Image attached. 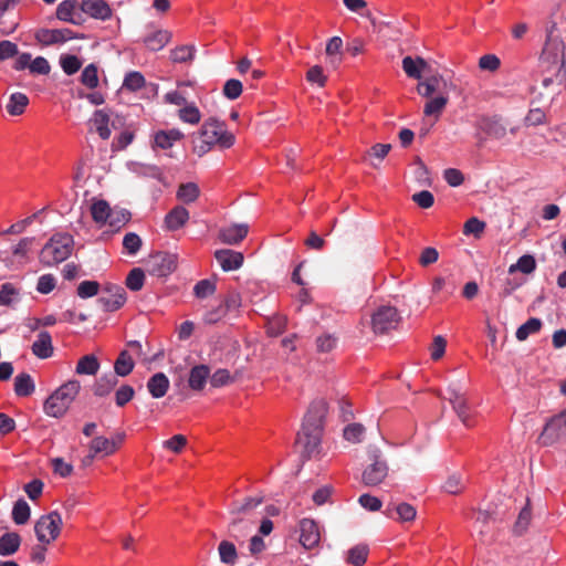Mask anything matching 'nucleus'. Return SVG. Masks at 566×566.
Returning a JSON list of instances; mask_svg holds the SVG:
<instances>
[{"instance_id":"1","label":"nucleus","mask_w":566,"mask_h":566,"mask_svg":"<svg viewBox=\"0 0 566 566\" xmlns=\"http://www.w3.org/2000/svg\"><path fill=\"white\" fill-rule=\"evenodd\" d=\"M234 143L235 135L228 129L226 123L214 117H209L193 137L192 151L202 157L213 148L220 150L229 149Z\"/></svg>"},{"instance_id":"2","label":"nucleus","mask_w":566,"mask_h":566,"mask_svg":"<svg viewBox=\"0 0 566 566\" xmlns=\"http://www.w3.org/2000/svg\"><path fill=\"white\" fill-rule=\"evenodd\" d=\"M542 65L546 76L542 85L547 88L555 81L562 82L560 75L565 66V44L562 39L553 38L552 31L547 34V41L542 54Z\"/></svg>"},{"instance_id":"3","label":"nucleus","mask_w":566,"mask_h":566,"mask_svg":"<svg viewBox=\"0 0 566 566\" xmlns=\"http://www.w3.org/2000/svg\"><path fill=\"white\" fill-rule=\"evenodd\" d=\"M81 388V382L76 379L62 384L44 401V412L53 418H62L78 396Z\"/></svg>"},{"instance_id":"4","label":"nucleus","mask_w":566,"mask_h":566,"mask_svg":"<svg viewBox=\"0 0 566 566\" xmlns=\"http://www.w3.org/2000/svg\"><path fill=\"white\" fill-rule=\"evenodd\" d=\"M327 409V402L324 399L312 401L305 413L302 430L297 433V442H302L305 438V444L316 446Z\"/></svg>"},{"instance_id":"5","label":"nucleus","mask_w":566,"mask_h":566,"mask_svg":"<svg viewBox=\"0 0 566 566\" xmlns=\"http://www.w3.org/2000/svg\"><path fill=\"white\" fill-rule=\"evenodd\" d=\"M72 247L73 238L70 234H55L41 250L40 261L48 266L63 262L71 255Z\"/></svg>"},{"instance_id":"6","label":"nucleus","mask_w":566,"mask_h":566,"mask_svg":"<svg viewBox=\"0 0 566 566\" xmlns=\"http://www.w3.org/2000/svg\"><path fill=\"white\" fill-rule=\"evenodd\" d=\"M63 526L62 516L57 512L42 515L34 524V532L41 544L50 545L57 539Z\"/></svg>"},{"instance_id":"7","label":"nucleus","mask_w":566,"mask_h":566,"mask_svg":"<svg viewBox=\"0 0 566 566\" xmlns=\"http://www.w3.org/2000/svg\"><path fill=\"white\" fill-rule=\"evenodd\" d=\"M400 316L392 306H380L371 315V327L376 334H386L398 327Z\"/></svg>"},{"instance_id":"8","label":"nucleus","mask_w":566,"mask_h":566,"mask_svg":"<svg viewBox=\"0 0 566 566\" xmlns=\"http://www.w3.org/2000/svg\"><path fill=\"white\" fill-rule=\"evenodd\" d=\"M178 258L172 253H157L149 259L148 272L153 276L165 277L176 271Z\"/></svg>"},{"instance_id":"9","label":"nucleus","mask_w":566,"mask_h":566,"mask_svg":"<svg viewBox=\"0 0 566 566\" xmlns=\"http://www.w3.org/2000/svg\"><path fill=\"white\" fill-rule=\"evenodd\" d=\"M117 451L116 440H111L104 436L94 437L88 443V454L83 459V463L88 465L96 457H108Z\"/></svg>"},{"instance_id":"10","label":"nucleus","mask_w":566,"mask_h":566,"mask_svg":"<svg viewBox=\"0 0 566 566\" xmlns=\"http://www.w3.org/2000/svg\"><path fill=\"white\" fill-rule=\"evenodd\" d=\"M35 40L44 46L62 44L75 38L70 29H39L34 34Z\"/></svg>"},{"instance_id":"11","label":"nucleus","mask_w":566,"mask_h":566,"mask_svg":"<svg viewBox=\"0 0 566 566\" xmlns=\"http://www.w3.org/2000/svg\"><path fill=\"white\" fill-rule=\"evenodd\" d=\"M458 418L465 427H472L471 416L472 411L469 407L464 395L454 388L448 390V398Z\"/></svg>"},{"instance_id":"12","label":"nucleus","mask_w":566,"mask_h":566,"mask_svg":"<svg viewBox=\"0 0 566 566\" xmlns=\"http://www.w3.org/2000/svg\"><path fill=\"white\" fill-rule=\"evenodd\" d=\"M321 542V531L314 520L303 518L300 522V543L306 549L318 546Z\"/></svg>"},{"instance_id":"13","label":"nucleus","mask_w":566,"mask_h":566,"mask_svg":"<svg viewBox=\"0 0 566 566\" xmlns=\"http://www.w3.org/2000/svg\"><path fill=\"white\" fill-rule=\"evenodd\" d=\"M566 416V410L552 417L539 436V440L544 446H552L557 442L563 436V419Z\"/></svg>"},{"instance_id":"14","label":"nucleus","mask_w":566,"mask_h":566,"mask_svg":"<svg viewBox=\"0 0 566 566\" xmlns=\"http://www.w3.org/2000/svg\"><path fill=\"white\" fill-rule=\"evenodd\" d=\"M81 10L90 17L98 20H108L113 15V10L104 0H81Z\"/></svg>"},{"instance_id":"15","label":"nucleus","mask_w":566,"mask_h":566,"mask_svg":"<svg viewBox=\"0 0 566 566\" xmlns=\"http://www.w3.org/2000/svg\"><path fill=\"white\" fill-rule=\"evenodd\" d=\"M452 84L438 72L433 71L427 62V98L438 93H450Z\"/></svg>"},{"instance_id":"16","label":"nucleus","mask_w":566,"mask_h":566,"mask_svg":"<svg viewBox=\"0 0 566 566\" xmlns=\"http://www.w3.org/2000/svg\"><path fill=\"white\" fill-rule=\"evenodd\" d=\"M448 103L449 93H438L427 98V123L432 118L430 127L439 120Z\"/></svg>"},{"instance_id":"17","label":"nucleus","mask_w":566,"mask_h":566,"mask_svg":"<svg viewBox=\"0 0 566 566\" xmlns=\"http://www.w3.org/2000/svg\"><path fill=\"white\" fill-rule=\"evenodd\" d=\"M388 473V467L385 461L376 459L369 467H367L363 473V482L366 485H378L380 484Z\"/></svg>"},{"instance_id":"18","label":"nucleus","mask_w":566,"mask_h":566,"mask_svg":"<svg viewBox=\"0 0 566 566\" xmlns=\"http://www.w3.org/2000/svg\"><path fill=\"white\" fill-rule=\"evenodd\" d=\"M248 224L234 223L220 229L219 239L226 244H238L248 235Z\"/></svg>"},{"instance_id":"19","label":"nucleus","mask_w":566,"mask_h":566,"mask_svg":"<svg viewBox=\"0 0 566 566\" xmlns=\"http://www.w3.org/2000/svg\"><path fill=\"white\" fill-rule=\"evenodd\" d=\"M109 120V114L105 109L95 111L88 122L90 129L95 130L102 139H108L112 134Z\"/></svg>"},{"instance_id":"20","label":"nucleus","mask_w":566,"mask_h":566,"mask_svg":"<svg viewBox=\"0 0 566 566\" xmlns=\"http://www.w3.org/2000/svg\"><path fill=\"white\" fill-rule=\"evenodd\" d=\"M172 34L170 31L156 29L143 39V43L148 50L156 52L164 49L170 42Z\"/></svg>"},{"instance_id":"21","label":"nucleus","mask_w":566,"mask_h":566,"mask_svg":"<svg viewBox=\"0 0 566 566\" xmlns=\"http://www.w3.org/2000/svg\"><path fill=\"white\" fill-rule=\"evenodd\" d=\"M126 302L125 291L116 286L114 291H109L107 294L102 295L98 298V304L106 312H114L120 308Z\"/></svg>"},{"instance_id":"22","label":"nucleus","mask_w":566,"mask_h":566,"mask_svg":"<svg viewBox=\"0 0 566 566\" xmlns=\"http://www.w3.org/2000/svg\"><path fill=\"white\" fill-rule=\"evenodd\" d=\"M217 261L224 271H232L239 269L243 263V255L233 250H218L214 253Z\"/></svg>"},{"instance_id":"23","label":"nucleus","mask_w":566,"mask_h":566,"mask_svg":"<svg viewBox=\"0 0 566 566\" xmlns=\"http://www.w3.org/2000/svg\"><path fill=\"white\" fill-rule=\"evenodd\" d=\"M480 129L489 137L501 139L506 135V125L501 117H484L480 120Z\"/></svg>"},{"instance_id":"24","label":"nucleus","mask_w":566,"mask_h":566,"mask_svg":"<svg viewBox=\"0 0 566 566\" xmlns=\"http://www.w3.org/2000/svg\"><path fill=\"white\" fill-rule=\"evenodd\" d=\"M56 18L72 24L81 23V14L77 11L76 0H64L56 8Z\"/></svg>"},{"instance_id":"25","label":"nucleus","mask_w":566,"mask_h":566,"mask_svg":"<svg viewBox=\"0 0 566 566\" xmlns=\"http://www.w3.org/2000/svg\"><path fill=\"white\" fill-rule=\"evenodd\" d=\"M184 138V133L178 128H171L168 130H158L154 134V147L161 149H169L176 142Z\"/></svg>"},{"instance_id":"26","label":"nucleus","mask_w":566,"mask_h":566,"mask_svg":"<svg viewBox=\"0 0 566 566\" xmlns=\"http://www.w3.org/2000/svg\"><path fill=\"white\" fill-rule=\"evenodd\" d=\"M32 353L41 359L49 358L53 355L52 337L49 332H41L36 340L32 344Z\"/></svg>"},{"instance_id":"27","label":"nucleus","mask_w":566,"mask_h":566,"mask_svg":"<svg viewBox=\"0 0 566 566\" xmlns=\"http://www.w3.org/2000/svg\"><path fill=\"white\" fill-rule=\"evenodd\" d=\"M20 0H0V32L3 35H9L18 28L17 21H9L6 19V12L14 8Z\"/></svg>"},{"instance_id":"28","label":"nucleus","mask_w":566,"mask_h":566,"mask_svg":"<svg viewBox=\"0 0 566 566\" xmlns=\"http://www.w3.org/2000/svg\"><path fill=\"white\" fill-rule=\"evenodd\" d=\"M210 378V369L206 365H198L191 368L189 374V387L193 390L200 391Z\"/></svg>"},{"instance_id":"29","label":"nucleus","mask_w":566,"mask_h":566,"mask_svg":"<svg viewBox=\"0 0 566 566\" xmlns=\"http://www.w3.org/2000/svg\"><path fill=\"white\" fill-rule=\"evenodd\" d=\"M188 219V210L181 206H177L166 216L165 224L168 230H177L185 226Z\"/></svg>"},{"instance_id":"30","label":"nucleus","mask_w":566,"mask_h":566,"mask_svg":"<svg viewBox=\"0 0 566 566\" xmlns=\"http://www.w3.org/2000/svg\"><path fill=\"white\" fill-rule=\"evenodd\" d=\"M118 384L116 375L109 373L102 375L93 386V392L97 397H105L112 392V390Z\"/></svg>"},{"instance_id":"31","label":"nucleus","mask_w":566,"mask_h":566,"mask_svg":"<svg viewBox=\"0 0 566 566\" xmlns=\"http://www.w3.org/2000/svg\"><path fill=\"white\" fill-rule=\"evenodd\" d=\"M90 210L94 222H96L101 228L105 227L108 213L112 210L108 202L102 199H93Z\"/></svg>"},{"instance_id":"32","label":"nucleus","mask_w":566,"mask_h":566,"mask_svg":"<svg viewBox=\"0 0 566 566\" xmlns=\"http://www.w3.org/2000/svg\"><path fill=\"white\" fill-rule=\"evenodd\" d=\"M147 388L154 398H161L169 388V380L165 374L157 373L148 380Z\"/></svg>"},{"instance_id":"33","label":"nucleus","mask_w":566,"mask_h":566,"mask_svg":"<svg viewBox=\"0 0 566 566\" xmlns=\"http://www.w3.org/2000/svg\"><path fill=\"white\" fill-rule=\"evenodd\" d=\"M35 390L33 378L27 374H18L14 378V392L18 397H29Z\"/></svg>"},{"instance_id":"34","label":"nucleus","mask_w":566,"mask_h":566,"mask_svg":"<svg viewBox=\"0 0 566 566\" xmlns=\"http://www.w3.org/2000/svg\"><path fill=\"white\" fill-rule=\"evenodd\" d=\"M21 544V537L18 533H6L0 537V555L9 556L14 554Z\"/></svg>"},{"instance_id":"35","label":"nucleus","mask_w":566,"mask_h":566,"mask_svg":"<svg viewBox=\"0 0 566 566\" xmlns=\"http://www.w3.org/2000/svg\"><path fill=\"white\" fill-rule=\"evenodd\" d=\"M28 105L29 97L23 93L17 92L10 95L7 112L11 116H20L24 113Z\"/></svg>"},{"instance_id":"36","label":"nucleus","mask_w":566,"mask_h":566,"mask_svg":"<svg viewBox=\"0 0 566 566\" xmlns=\"http://www.w3.org/2000/svg\"><path fill=\"white\" fill-rule=\"evenodd\" d=\"M134 366L135 363L130 354L127 350H123L115 360L114 375H116V377H126L133 371Z\"/></svg>"},{"instance_id":"37","label":"nucleus","mask_w":566,"mask_h":566,"mask_svg":"<svg viewBox=\"0 0 566 566\" xmlns=\"http://www.w3.org/2000/svg\"><path fill=\"white\" fill-rule=\"evenodd\" d=\"M99 369V361L94 355L81 357L76 364L75 373L77 375L94 376Z\"/></svg>"},{"instance_id":"38","label":"nucleus","mask_w":566,"mask_h":566,"mask_svg":"<svg viewBox=\"0 0 566 566\" xmlns=\"http://www.w3.org/2000/svg\"><path fill=\"white\" fill-rule=\"evenodd\" d=\"M536 270V260L531 254H524L518 258L517 262L509 266V273L522 272L523 274H531Z\"/></svg>"},{"instance_id":"39","label":"nucleus","mask_w":566,"mask_h":566,"mask_svg":"<svg viewBox=\"0 0 566 566\" xmlns=\"http://www.w3.org/2000/svg\"><path fill=\"white\" fill-rule=\"evenodd\" d=\"M396 512L400 522H410L416 518L417 511L413 506L408 503H400L394 507H387L386 514L389 517H394L392 512Z\"/></svg>"},{"instance_id":"40","label":"nucleus","mask_w":566,"mask_h":566,"mask_svg":"<svg viewBox=\"0 0 566 566\" xmlns=\"http://www.w3.org/2000/svg\"><path fill=\"white\" fill-rule=\"evenodd\" d=\"M402 69L409 77L420 80L424 70V62L420 57L415 60L411 56H406L402 60Z\"/></svg>"},{"instance_id":"41","label":"nucleus","mask_w":566,"mask_h":566,"mask_svg":"<svg viewBox=\"0 0 566 566\" xmlns=\"http://www.w3.org/2000/svg\"><path fill=\"white\" fill-rule=\"evenodd\" d=\"M541 328H542V321L537 317H531L517 328L515 336L520 342H523L531 334L538 333L541 331Z\"/></svg>"},{"instance_id":"42","label":"nucleus","mask_w":566,"mask_h":566,"mask_svg":"<svg viewBox=\"0 0 566 566\" xmlns=\"http://www.w3.org/2000/svg\"><path fill=\"white\" fill-rule=\"evenodd\" d=\"M31 516L29 504L24 500H18L12 509V520L18 525L27 524Z\"/></svg>"},{"instance_id":"43","label":"nucleus","mask_w":566,"mask_h":566,"mask_svg":"<svg viewBox=\"0 0 566 566\" xmlns=\"http://www.w3.org/2000/svg\"><path fill=\"white\" fill-rule=\"evenodd\" d=\"M199 187L193 182L182 184L177 190V198L184 203H191L199 197Z\"/></svg>"},{"instance_id":"44","label":"nucleus","mask_w":566,"mask_h":566,"mask_svg":"<svg viewBox=\"0 0 566 566\" xmlns=\"http://www.w3.org/2000/svg\"><path fill=\"white\" fill-rule=\"evenodd\" d=\"M369 549L365 544H358L348 551L347 562L354 566H363L366 563Z\"/></svg>"},{"instance_id":"45","label":"nucleus","mask_w":566,"mask_h":566,"mask_svg":"<svg viewBox=\"0 0 566 566\" xmlns=\"http://www.w3.org/2000/svg\"><path fill=\"white\" fill-rule=\"evenodd\" d=\"M178 117L184 123L197 125L201 119V113L199 108L193 104H187L178 111Z\"/></svg>"},{"instance_id":"46","label":"nucleus","mask_w":566,"mask_h":566,"mask_svg":"<svg viewBox=\"0 0 566 566\" xmlns=\"http://www.w3.org/2000/svg\"><path fill=\"white\" fill-rule=\"evenodd\" d=\"M81 83L87 88L94 90L99 84L98 69L95 64H88L81 74Z\"/></svg>"},{"instance_id":"47","label":"nucleus","mask_w":566,"mask_h":566,"mask_svg":"<svg viewBox=\"0 0 566 566\" xmlns=\"http://www.w3.org/2000/svg\"><path fill=\"white\" fill-rule=\"evenodd\" d=\"M220 559L224 564L233 565L238 558L237 548L233 543L222 541L218 547Z\"/></svg>"},{"instance_id":"48","label":"nucleus","mask_w":566,"mask_h":566,"mask_svg":"<svg viewBox=\"0 0 566 566\" xmlns=\"http://www.w3.org/2000/svg\"><path fill=\"white\" fill-rule=\"evenodd\" d=\"M146 84L145 77L140 72H129L126 74L124 82H123V88L136 92L140 88H143Z\"/></svg>"},{"instance_id":"49","label":"nucleus","mask_w":566,"mask_h":566,"mask_svg":"<svg viewBox=\"0 0 566 566\" xmlns=\"http://www.w3.org/2000/svg\"><path fill=\"white\" fill-rule=\"evenodd\" d=\"M365 428L360 423H349L344 428L343 437L350 443H359L363 441Z\"/></svg>"},{"instance_id":"50","label":"nucleus","mask_w":566,"mask_h":566,"mask_svg":"<svg viewBox=\"0 0 566 566\" xmlns=\"http://www.w3.org/2000/svg\"><path fill=\"white\" fill-rule=\"evenodd\" d=\"M532 518V512L530 509V500H527L526 505L521 510L517 520L514 524V533L517 535H522L528 527Z\"/></svg>"},{"instance_id":"51","label":"nucleus","mask_w":566,"mask_h":566,"mask_svg":"<svg viewBox=\"0 0 566 566\" xmlns=\"http://www.w3.org/2000/svg\"><path fill=\"white\" fill-rule=\"evenodd\" d=\"M485 227L486 224L484 221L472 217L465 221L463 226V233L465 235L472 234L474 238L479 239L483 234Z\"/></svg>"},{"instance_id":"52","label":"nucleus","mask_w":566,"mask_h":566,"mask_svg":"<svg viewBox=\"0 0 566 566\" xmlns=\"http://www.w3.org/2000/svg\"><path fill=\"white\" fill-rule=\"evenodd\" d=\"M195 48L190 45H180L170 51V59L175 63H184L193 59Z\"/></svg>"},{"instance_id":"53","label":"nucleus","mask_w":566,"mask_h":566,"mask_svg":"<svg viewBox=\"0 0 566 566\" xmlns=\"http://www.w3.org/2000/svg\"><path fill=\"white\" fill-rule=\"evenodd\" d=\"M287 325V319L283 315H274L268 321L266 324V332L270 336H279L281 335L285 329Z\"/></svg>"},{"instance_id":"54","label":"nucleus","mask_w":566,"mask_h":566,"mask_svg":"<svg viewBox=\"0 0 566 566\" xmlns=\"http://www.w3.org/2000/svg\"><path fill=\"white\" fill-rule=\"evenodd\" d=\"M127 221L128 214L126 212L112 209L108 213L106 226H108L109 229L115 232L124 227Z\"/></svg>"},{"instance_id":"55","label":"nucleus","mask_w":566,"mask_h":566,"mask_svg":"<svg viewBox=\"0 0 566 566\" xmlns=\"http://www.w3.org/2000/svg\"><path fill=\"white\" fill-rule=\"evenodd\" d=\"M306 81L313 85H317L318 87H324L327 83V76L325 75L322 66L314 65L307 70Z\"/></svg>"},{"instance_id":"56","label":"nucleus","mask_w":566,"mask_h":566,"mask_svg":"<svg viewBox=\"0 0 566 566\" xmlns=\"http://www.w3.org/2000/svg\"><path fill=\"white\" fill-rule=\"evenodd\" d=\"M19 290L11 283H4L0 287V305H11L18 297Z\"/></svg>"},{"instance_id":"57","label":"nucleus","mask_w":566,"mask_h":566,"mask_svg":"<svg viewBox=\"0 0 566 566\" xmlns=\"http://www.w3.org/2000/svg\"><path fill=\"white\" fill-rule=\"evenodd\" d=\"M60 64L64 73L67 75L75 74L82 66L81 60L71 54L62 55L60 59Z\"/></svg>"},{"instance_id":"58","label":"nucleus","mask_w":566,"mask_h":566,"mask_svg":"<svg viewBox=\"0 0 566 566\" xmlns=\"http://www.w3.org/2000/svg\"><path fill=\"white\" fill-rule=\"evenodd\" d=\"M242 83L235 78L228 80L222 88L223 95L229 99H237L242 94Z\"/></svg>"},{"instance_id":"59","label":"nucleus","mask_w":566,"mask_h":566,"mask_svg":"<svg viewBox=\"0 0 566 566\" xmlns=\"http://www.w3.org/2000/svg\"><path fill=\"white\" fill-rule=\"evenodd\" d=\"M145 274L142 269L135 268L133 269L127 277L126 285L132 291H139L144 285Z\"/></svg>"},{"instance_id":"60","label":"nucleus","mask_w":566,"mask_h":566,"mask_svg":"<svg viewBox=\"0 0 566 566\" xmlns=\"http://www.w3.org/2000/svg\"><path fill=\"white\" fill-rule=\"evenodd\" d=\"M188 441L184 434H175L170 439L164 441L163 447L175 454H179L186 448Z\"/></svg>"},{"instance_id":"61","label":"nucleus","mask_w":566,"mask_h":566,"mask_svg":"<svg viewBox=\"0 0 566 566\" xmlns=\"http://www.w3.org/2000/svg\"><path fill=\"white\" fill-rule=\"evenodd\" d=\"M446 347H447V339L441 335L434 336L432 344L430 346L431 359L433 361L440 360L446 353Z\"/></svg>"},{"instance_id":"62","label":"nucleus","mask_w":566,"mask_h":566,"mask_svg":"<svg viewBox=\"0 0 566 566\" xmlns=\"http://www.w3.org/2000/svg\"><path fill=\"white\" fill-rule=\"evenodd\" d=\"M216 292V284L210 280L199 281L195 287L193 293L198 298H206Z\"/></svg>"},{"instance_id":"63","label":"nucleus","mask_w":566,"mask_h":566,"mask_svg":"<svg viewBox=\"0 0 566 566\" xmlns=\"http://www.w3.org/2000/svg\"><path fill=\"white\" fill-rule=\"evenodd\" d=\"M464 481L458 474L450 475L443 484V489L449 494H459L464 489Z\"/></svg>"},{"instance_id":"64","label":"nucleus","mask_w":566,"mask_h":566,"mask_svg":"<svg viewBox=\"0 0 566 566\" xmlns=\"http://www.w3.org/2000/svg\"><path fill=\"white\" fill-rule=\"evenodd\" d=\"M135 395V390L129 385L120 386L115 392V401L118 407H124Z\"/></svg>"}]
</instances>
